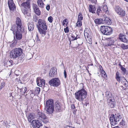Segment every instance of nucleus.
Instances as JSON below:
<instances>
[{
  "instance_id": "obj_1",
  "label": "nucleus",
  "mask_w": 128,
  "mask_h": 128,
  "mask_svg": "<svg viewBox=\"0 0 128 128\" xmlns=\"http://www.w3.org/2000/svg\"><path fill=\"white\" fill-rule=\"evenodd\" d=\"M37 26L40 34L45 35L46 34V30L47 29L45 21L42 19H39Z\"/></svg>"
},
{
  "instance_id": "obj_2",
  "label": "nucleus",
  "mask_w": 128,
  "mask_h": 128,
  "mask_svg": "<svg viewBox=\"0 0 128 128\" xmlns=\"http://www.w3.org/2000/svg\"><path fill=\"white\" fill-rule=\"evenodd\" d=\"M23 50L21 48H16L13 49L10 52V56L12 58L16 59L22 56H23Z\"/></svg>"
},
{
  "instance_id": "obj_3",
  "label": "nucleus",
  "mask_w": 128,
  "mask_h": 128,
  "mask_svg": "<svg viewBox=\"0 0 128 128\" xmlns=\"http://www.w3.org/2000/svg\"><path fill=\"white\" fill-rule=\"evenodd\" d=\"M87 95L86 91L84 89H82L75 93V98L79 101H82L86 98Z\"/></svg>"
},
{
  "instance_id": "obj_4",
  "label": "nucleus",
  "mask_w": 128,
  "mask_h": 128,
  "mask_svg": "<svg viewBox=\"0 0 128 128\" xmlns=\"http://www.w3.org/2000/svg\"><path fill=\"white\" fill-rule=\"evenodd\" d=\"M45 108L47 114H52L54 110V104L52 99L48 100L46 102Z\"/></svg>"
},
{
  "instance_id": "obj_5",
  "label": "nucleus",
  "mask_w": 128,
  "mask_h": 128,
  "mask_svg": "<svg viewBox=\"0 0 128 128\" xmlns=\"http://www.w3.org/2000/svg\"><path fill=\"white\" fill-rule=\"evenodd\" d=\"M11 30L13 31V33L14 35L15 34V36L17 40H21L22 38V34L24 32V29H16L15 26L13 25L12 27Z\"/></svg>"
},
{
  "instance_id": "obj_6",
  "label": "nucleus",
  "mask_w": 128,
  "mask_h": 128,
  "mask_svg": "<svg viewBox=\"0 0 128 128\" xmlns=\"http://www.w3.org/2000/svg\"><path fill=\"white\" fill-rule=\"evenodd\" d=\"M121 116L120 114L111 115L110 119L111 125L114 126L118 124L121 120Z\"/></svg>"
},
{
  "instance_id": "obj_7",
  "label": "nucleus",
  "mask_w": 128,
  "mask_h": 128,
  "mask_svg": "<svg viewBox=\"0 0 128 128\" xmlns=\"http://www.w3.org/2000/svg\"><path fill=\"white\" fill-rule=\"evenodd\" d=\"M36 117L38 120L41 121L45 124H46L48 122V117L42 112H38L36 114Z\"/></svg>"
},
{
  "instance_id": "obj_8",
  "label": "nucleus",
  "mask_w": 128,
  "mask_h": 128,
  "mask_svg": "<svg viewBox=\"0 0 128 128\" xmlns=\"http://www.w3.org/2000/svg\"><path fill=\"white\" fill-rule=\"evenodd\" d=\"M100 30L103 34L106 35L110 34L112 31L111 27L104 26H101Z\"/></svg>"
},
{
  "instance_id": "obj_9",
  "label": "nucleus",
  "mask_w": 128,
  "mask_h": 128,
  "mask_svg": "<svg viewBox=\"0 0 128 128\" xmlns=\"http://www.w3.org/2000/svg\"><path fill=\"white\" fill-rule=\"evenodd\" d=\"M114 10L119 16L121 17L124 16L126 15V12L120 7L116 6L114 8Z\"/></svg>"
},
{
  "instance_id": "obj_10",
  "label": "nucleus",
  "mask_w": 128,
  "mask_h": 128,
  "mask_svg": "<svg viewBox=\"0 0 128 128\" xmlns=\"http://www.w3.org/2000/svg\"><path fill=\"white\" fill-rule=\"evenodd\" d=\"M49 83L51 86L57 87L60 84V82L58 78H55L51 80Z\"/></svg>"
},
{
  "instance_id": "obj_11",
  "label": "nucleus",
  "mask_w": 128,
  "mask_h": 128,
  "mask_svg": "<svg viewBox=\"0 0 128 128\" xmlns=\"http://www.w3.org/2000/svg\"><path fill=\"white\" fill-rule=\"evenodd\" d=\"M107 104L111 108H114L116 105V102L114 97L111 98H106Z\"/></svg>"
},
{
  "instance_id": "obj_12",
  "label": "nucleus",
  "mask_w": 128,
  "mask_h": 128,
  "mask_svg": "<svg viewBox=\"0 0 128 128\" xmlns=\"http://www.w3.org/2000/svg\"><path fill=\"white\" fill-rule=\"evenodd\" d=\"M118 38L122 42L126 43H128V37L122 34H120Z\"/></svg>"
},
{
  "instance_id": "obj_13",
  "label": "nucleus",
  "mask_w": 128,
  "mask_h": 128,
  "mask_svg": "<svg viewBox=\"0 0 128 128\" xmlns=\"http://www.w3.org/2000/svg\"><path fill=\"white\" fill-rule=\"evenodd\" d=\"M32 124L33 127L34 128H39L41 126H42V124L38 120H36L32 121Z\"/></svg>"
},
{
  "instance_id": "obj_14",
  "label": "nucleus",
  "mask_w": 128,
  "mask_h": 128,
  "mask_svg": "<svg viewBox=\"0 0 128 128\" xmlns=\"http://www.w3.org/2000/svg\"><path fill=\"white\" fill-rule=\"evenodd\" d=\"M16 26H15L16 29H24L22 25L21 20L19 17H18L16 18Z\"/></svg>"
},
{
  "instance_id": "obj_15",
  "label": "nucleus",
  "mask_w": 128,
  "mask_h": 128,
  "mask_svg": "<svg viewBox=\"0 0 128 128\" xmlns=\"http://www.w3.org/2000/svg\"><path fill=\"white\" fill-rule=\"evenodd\" d=\"M8 4L9 9L10 10H13L15 8V5L12 0H9L8 2Z\"/></svg>"
},
{
  "instance_id": "obj_16",
  "label": "nucleus",
  "mask_w": 128,
  "mask_h": 128,
  "mask_svg": "<svg viewBox=\"0 0 128 128\" xmlns=\"http://www.w3.org/2000/svg\"><path fill=\"white\" fill-rule=\"evenodd\" d=\"M40 88L39 87L36 88L34 90L32 91L31 94H30V96H32V95L33 94V96H34L40 93Z\"/></svg>"
},
{
  "instance_id": "obj_17",
  "label": "nucleus",
  "mask_w": 128,
  "mask_h": 128,
  "mask_svg": "<svg viewBox=\"0 0 128 128\" xmlns=\"http://www.w3.org/2000/svg\"><path fill=\"white\" fill-rule=\"evenodd\" d=\"M108 44L106 45V46H112L114 45V38H108Z\"/></svg>"
},
{
  "instance_id": "obj_18",
  "label": "nucleus",
  "mask_w": 128,
  "mask_h": 128,
  "mask_svg": "<svg viewBox=\"0 0 128 128\" xmlns=\"http://www.w3.org/2000/svg\"><path fill=\"white\" fill-rule=\"evenodd\" d=\"M22 8H29L30 7V2L29 0L23 2L21 4Z\"/></svg>"
},
{
  "instance_id": "obj_19",
  "label": "nucleus",
  "mask_w": 128,
  "mask_h": 128,
  "mask_svg": "<svg viewBox=\"0 0 128 128\" xmlns=\"http://www.w3.org/2000/svg\"><path fill=\"white\" fill-rule=\"evenodd\" d=\"M56 73V71L55 70L54 68H52L49 73V75L50 77H53L55 76Z\"/></svg>"
},
{
  "instance_id": "obj_20",
  "label": "nucleus",
  "mask_w": 128,
  "mask_h": 128,
  "mask_svg": "<svg viewBox=\"0 0 128 128\" xmlns=\"http://www.w3.org/2000/svg\"><path fill=\"white\" fill-rule=\"evenodd\" d=\"M103 12L102 10V7L100 6L97 8L96 13L98 16H101L102 15H103Z\"/></svg>"
},
{
  "instance_id": "obj_21",
  "label": "nucleus",
  "mask_w": 128,
  "mask_h": 128,
  "mask_svg": "<svg viewBox=\"0 0 128 128\" xmlns=\"http://www.w3.org/2000/svg\"><path fill=\"white\" fill-rule=\"evenodd\" d=\"M35 13L38 16H40V11L36 5H34L33 7Z\"/></svg>"
},
{
  "instance_id": "obj_22",
  "label": "nucleus",
  "mask_w": 128,
  "mask_h": 128,
  "mask_svg": "<svg viewBox=\"0 0 128 128\" xmlns=\"http://www.w3.org/2000/svg\"><path fill=\"white\" fill-rule=\"evenodd\" d=\"M89 8L90 12L92 13H95L96 8L94 6L92 5H90Z\"/></svg>"
},
{
  "instance_id": "obj_23",
  "label": "nucleus",
  "mask_w": 128,
  "mask_h": 128,
  "mask_svg": "<svg viewBox=\"0 0 128 128\" xmlns=\"http://www.w3.org/2000/svg\"><path fill=\"white\" fill-rule=\"evenodd\" d=\"M28 30L29 31H31L33 30L34 28V25L33 23H28Z\"/></svg>"
},
{
  "instance_id": "obj_24",
  "label": "nucleus",
  "mask_w": 128,
  "mask_h": 128,
  "mask_svg": "<svg viewBox=\"0 0 128 128\" xmlns=\"http://www.w3.org/2000/svg\"><path fill=\"white\" fill-rule=\"evenodd\" d=\"M105 95L107 98H110L114 97L113 96H112V93L108 91H107L106 92Z\"/></svg>"
},
{
  "instance_id": "obj_25",
  "label": "nucleus",
  "mask_w": 128,
  "mask_h": 128,
  "mask_svg": "<svg viewBox=\"0 0 128 128\" xmlns=\"http://www.w3.org/2000/svg\"><path fill=\"white\" fill-rule=\"evenodd\" d=\"M37 3L38 6L41 8H43L44 5L43 1L42 0H38Z\"/></svg>"
},
{
  "instance_id": "obj_26",
  "label": "nucleus",
  "mask_w": 128,
  "mask_h": 128,
  "mask_svg": "<svg viewBox=\"0 0 128 128\" xmlns=\"http://www.w3.org/2000/svg\"><path fill=\"white\" fill-rule=\"evenodd\" d=\"M122 80L121 83L123 84L126 86H127V85H126L128 84V82L124 77L122 78Z\"/></svg>"
},
{
  "instance_id": "obj_27",
  "label": "nucleus",
  "mask_w": 128,
  "mask_h": 128,
  "mask_svg": "<svg viewBox=\"0 0 128 128\" xmlns=\"http://www.w3.org/2000/svg\"><path fill=\"white\" fill-rule=\"evenodd\" d=\"M120 73L117 72L116 74V80L119 82L121 81L120 77L119 76Z\"/></svg>"
},
{
  "instance_id": "obj_28",
  "label": "nucleus",
  "mask_w": 128,
  "mask_h": 128,
  "mask_svg": "<svg viewBox=\"0 0 128 128\" xmlns=\"http://www.w3.org/2000/svg\"><path fill=\"white\" fill-rule=\"evenodd\" d=\"M102 18H96L94 20V22L96 24H102Z\"/></svg>"
},
{
  "instance_id": "obj_29",
  "label": "nucleus",
  "mask_w": 128,
  "mask_h": 128,
  "mask_svg": "<svg viewBox=\"0 0 128 128\" xmlns=\"http://www.w3.org/2000/svg\"><path fill=\"white\" fill-rule=\"evenodd\" d=\"M29 8H22V12L26 16H28V10Z\"/></svg>"
},
{
  "instance_id": "obj_30",
  "label": "nucleus",
  "mask_w": 128,
  "mask_h": 128,
  "mask_svg": "<svg viewBox=\"0 0 128 128\" xmlns=\"http://www.w3.org/2000/svg\"><path fill=\"white\" fill-rule=\"evenodd\" d=\"M34 118V116L33 114H29L28 116V121L30 122L33 118Z\"/></svg>"
},
{
  "instance_id": "obj_31",
  "label": "nucleus",
  "mask_w": 128,
  "mask_h": 128,
  "mask_svg": "<svg viewBox=\"0 0 128 128\" xmlns=\"http://www.w3.org/2000/svg\"><path fill=\"white\" fill-rule=\"evenodd\" d=\"M102 8V10L103 12H108V8L106 5H104Z\"/></svg>"
},
{
  "instance_id": "obj_32",
  "label": "nucleus",
  "mask_w": 128,
  "mask_h": 128,
  "mask_svg": "<svg viewBox=\"0 0 128 128\" xmlns=\"http://www.w3.org/2000/svg\"><path fill=\"white\" fill-rule=\"evenodd\" d=\"M78 17V21H81L83 19L82 15L81 12H80L79 13Z\"/></svg>"
},
{
  "instance_id": "obj_33",
  "label": "nucleus",
  "mask_w": 128,
  "mask_h": 128,
  "mask_svg": "<svg viewBox=\"0 0 128 128\" xmlns=\"http://www.w3.org/2000/svg\"><path fill=\"white\" fill-rule=\"evenodd\" d=\"M119 46H121V48L124 50L128 49V45L125 46L124 44H119Z\"/></svg>"
},
{
  "instance_id": "obj_34",
  "label": "nucleus",
  "mask_w": 128,
  "mask_h": 128,
  "mask_svg": "<svg viewBox=\"0 0 128 128\" xmlns=\"http://www.w3.org/2000/svg\"><path fill=\"white\" fill-rule=\"evenodd\" d=\"M55 109L57 112H60L61 111V108L60 105L58 104L56 105L55 108Z\"/></svg>"
},
{
  "instance_id": "obj_35",
  "label": "nucleus",
  "mask_w": 128,
  "mask_h": 128,
  "mask_svg": "<svg viewBox=\"0 0 128 128\" xmlns=\"http://www.w3.org/2000/svg\"><path fill=\"white\" fill-rule=\"evenodd\" d=\"M106 24H107L109 25L111 24V20L108 18L106 17Z\"/></svg>"
},
{
  "instance_id": "obj_36",
  "label": "nucleus",
  "mask_w": 128,
  "mask_h": 128,
  "mask_svg": "<svg viewBox=\"0 0 128 128\" xmlns=\"http://www.w3.org/2000/svg\"><path fill=\"white\" fill-rule=\"evenodd\" d=\"M82 25V24L81 21H78V20L76 24V26L78 27H80Z\"/></svg>"
},
{
  "instance_id": "obj_37",
  "label": "nucleus",
  "mask_w": 128,
  "mask_h": 128,
  "mask_svg": "<svg viewBox=\"0 0 128 128\" xmlns=\"http://www.w3.org/2000/svg\"><path fill=\"white\" fill-rule=\"evenodd\" d=\"M84 34L86 39V40L87 41L88 39L89 34L87 32H84Z\"/></svg>"
},
{
  "instance_id": "obj_38",
  "label": "nucleus",
  "mask_w": 128,
  "mask_h": 128,
  "mask_svg": "<svg viewBox=\"0 0 128 128\" xmlns=\"http://www.w3.org/2000/svg\"><path fill=\"white\" fill-rule=\"evenodd\" d=\"M12 62V60L7 61L6 62V65H7V67L8 66H10L11 65Z\"/></svg>"
},
{
  "instance_id": "obj_39",
  "label": "nucleus",
  "mask_w": 128,
  "mask_h": 128,
  "mask_svg": "<svg viewBox=\"0 0 128 128\" xmlns=\"http://www.w3.org/2000/svg\"><path fill=\"white\" fill-rule=\"evenodd\" d=\"M120 68L122 71L123 72L124 74L126 71V68H124L122 65H120Z\"/></svg>"
},
{
  "instance_id": "obj_40",
  "label": "nucleus",
  "mask_w": 128,
  "mask_h": 128,
  "mask_svg": "<svg viewBox=\"0 0 128 128\" xmlns=\"http://www.w3.org/2000/svg\"><path fill=\"white\" fill-rule=\"evenodd\" d=\"M76 36V33L72 34L71 35V37L72 38H74V40H76L77 38L76 37H75V36Z\"/></svg>"
},
{
  "instance_id": "obj_41",
  "label": "nucleus",
  "mask_w": 128,
  "mask_h": 128,
  "mask_svg": "<svg viewBox=\"0 0 128 128\" xmlns=\"http://www.w3.org/2000/svg\"><path fill=\"white\" fill-rule=\"evenodd\" d=\"M102 24H106V17L105 18H102Z\"/></svg>"
},
{
  "instance_id": "obj_42",
  "label": "nucleus",
  "mask_w": 128,
  "mask_h": 128,
  "mask_svg": "<svg viewBox=\"0 0 128 128\" xmlns=\"http://www.w3.org/2000/svg\"><path fill=\"white\" fill-rule=\"evenodd\" d=\"M40 82H41V84H42V85L44 86L45 85V81L44 80L42 79L40 80Z\"/></svg>"
},
{
  "instance_id": "obj_43",
  "label": "nucleus",
  "mask_w": 128,
  "mask_h": 128,
  "mask_svg": "<svg viewBox=\"0 0 128 128\" xmlns=\"http://www.w3.org/2000/svg\"><path fill=\"white\" fill-rule=\"evenodd\" d=\"M48 20L49 22L50 23H51L52 22L53 18L51 16L49 17L48 18Z\"/></svg>"
},
{
  "instance_id": "obj_44",
  "label": "nucleus",
  "mask_w": 128,
  "mask_h": 128,
  "mask_svg": "<svg viewBox=\"0 0 128 128\" xmlns=\"http://www.w3.org/2000/svg\"><path fill=\"white\" fill-rule=\"evenodd\" d=\"M38 17L36 16L33 17V20L35 22H37L38 20Z\"/></svg>"
},
{
  "instance_id": "obj_45",
  "label": "nucleus",
  "mask_w": 128,
  "mask_h": 128,
  "mask_svg": "<svg viewBox=\"0 0 128 128\" xmlns=\"http://www.w3.org/2000/svg\"><path fill=\"white\" fill-rule=\"evenodd\" d=\"M1 85L0 86V90L2 89L4 86V82H2L0 84Z\"/></svg>"
},
{
  "instance_id": "obj_46",
  "label": "nucleus",
  "mask_w": 128,
  "mask_h": 128,
  "mask_svg": "<svg viewBox=\"0 0 128 128\" xmlns=\"http://www.w3.org/2000/svg\"><path fill=\"white\" fill-rule=\"evenodd\" d=\"M36 82L37 83V84L38 86H42V84H41V82H39V80H36Z\"/></svg>"
},
{
  "instance_id": "obj_47",
  "label": "nucleus",
  "mask_w": 128,
  "mask_h": 128,
  "mask_svg": "<svg viewBox=\"0 0 128 128\" xmlns=\"http://www.w3.org/2000/svg\"><path fill=\"white\" fill-rule=\"evenodd\" d=\"M64 31L65 33H68L69 32V29L68 27L64 29Z\"/></svg>"
},
{
  "instance_id": "obj_48",
  "label": "nucleus",
  "mask_w": 128,
  "mask_h": 128,
  "mask_svg": "<svg viewBox=\"0 0 128 128\" xmlns=\"http://www.w3.org/2000/svg\"><path fill=\"white\" fill-rule=\"evenodd\" d=\"M99 72L100 73L102 74V76H103V74H104V72L105 71L103 70H99Z\"/></svg>"
},
{
  "instance_id": "obj_49",
  "label": "nucleus",
  "mask_w": 128,
  "mask_h": 128,
  "mask_svg": "<svg viewBox=\"0 0 128 128\" xmlns=\"http://www.w3.org/2000/svg\"><path fill=\"white\" fill-rule=\"evenodd\" d=\"M125 122L124 121H123V120H122V121L121 122H120V124L121 125H124L125 124Z\"/></svg>"
},
{
  "instance_id": "obj_50",
  "label": "nucleus",
  "mask_w": 128,
  "mask_h": 128,
  "mask_svg": "<svg viewBox=\"0 0 128 128\" xmlns=\"http://www.w3.org/2000/svg\"><path fill=\"white\" fill-rule=\"evenodd\" d=\"M13 96H11L10 97H9V99L11 101L13 100Z\"/></svg>"
},
{
  "instance_id": "obj_51",
  "label": "nucleus",
  "mask_w": 128,
  "mask_h": 128,
  "mask_svg": "<svg viewBox=\"0 0 128 128\" xmlns=\"http://www.w3.org/2000/svg\"><path fill=\"white\" fill-rule=\"evenodd\" d=\"M77 111V110L75 108L73 110V112L74 114H76V112Z\"/></svg>"
},
{
  "instance_id": "obj_52",
  "label": "nucleus",
  "mask_w": 128,
  "mask_h": 128,
  "mask_svg": "<svg viewBox=\"0 0 128 128\" xmlns=\"http://www.w3.org/2000/svg\"><path fill=\"white\" fill-rule=\"evenodd\" d=\"M64 77L65 78H66V72L65 70H64Z\"/></svg>"
},
{
  "instance_id": "obj_53",
  "label": "nucleus",
  "mask_w": 128,
  "mask_h": 128,
  "mask_svg": "<svg viewBox=\"0 0 128 128\" xmlns=\"http://www.w3.org/2000/svg\"><path fill=\"white\" fill-rule=\"evenodd\" d=\"M71 108L73 110L75 109V107L74 105V104H72L71 106Z\"/></svg>"
},
{
  "instance_id": "obj_54",
  "label": "nucleus",
  "mask_w": 128,
  "mask_h": 128,
  "mask_svg": "<svg viewBox=\"0 0 128 128\" xmlns=\"http://www.w3.org/2000/svg\"><path fill=\"white\" fill-rule=\"evenodd\" d=\"M46 10H48L50 9V6L49 5H48L46 6Z\"/></svg>"
},
{
  "instance_id": "obj_55",
  "label": "nucleus",
  "mask_w": 128,
  "mask_h": 128,
  "mask_svg": "<svg viewBox=\"0 0 128 128\" xmlns=\"http://www.w3.org/2000/svg\"><path fill=\"white\" fill-rule=\"evenodd\" d=\"M73 128L74 127H73L72 126H66L65 127V128Z\"/></svg>"
},
{
  "instance_id": "obj_56",
  "label": "nucleus",
  "mask_w": 128,
  "mask_h": 128,
  "mask_svg": "<svg viewBox=\"0 0 128 128\" xmlns=\"http://www.w3.org/2000/svg\"><path fill=\"white\" fill-rule=\"evenodd\" d=\"M99 68L100 70H103V68H102V66L101 65H100L99 66Z\"/></svg>"
},
{
  "instance_id": "obj_57",
  "label": "nucleus",
  "mask_w": 128,
  "mask_h": 128,
  "mask_svg": "<svg viewBox=\"0 0 128 128\" xmlns=\"http://www.w3.org/2000/svg\"><path fill=\"white\" fill-rule=\"evenodd\" d=\"M88 40V41H89V42H88V41H87L90 44H91L92 43V42L91 40L90 39V40L89 39Z\"/></svg>"
},
{
  "instance_id": "obj_58",
  "label": "nucleus",
  "mask_w": 128,
  "mask_h": 128,
  "mask_svg": "<svg viewBox=\"0 0 128 128\" xmlns=\"http://www.w3.org/2000/svg\"><path fill=\"white\" fill-rule=\"evenodd\" d=\"M103 76L104 77H105L106 76H107V75L106 74V73L105 72H104V74H103Z\"/></svg>"
},
{
  "instance_id": "obj_59",
  "label": "nucleus",
  "mask_w": 128,
  "mask_h": 128,
  "mask_svg": "<svg viewBox=\"0 0 128 128\" xmlns=\"http://www.w3.org/2000/svg\"><path fill=\"white\" fill-rule=\"evenodd\" d=\"M120 87L121 88H122L123 90H125L126 89V88H124L123 86H120Z\"/></svg>"
},
{
  "instance_id": "obj_60",
  "label": "nucleus",
  "mask_w": 128,
  "mask_h": 128,
  "mask_svg": "<svg viewBox=\"0 0 128 128\" xmlns=\"http://www.w3.org/2000/svg\"><path fill=\"white\" fill-rule=\"evenodd\" d=\"M26 90H27V88H26L25 87L24 88V93H25V92H26Z\"/></svg>"
},
{
  "instance_id": "obj_61",
  "label": "nucleus",
  "mask_w": 128,
  "mask_h": 128,
  "mask_svg": "<svg viewBox=\"0 0 128 128\" xmlns=\"http://www.w3.org/2000/svg\"><path fill=\"white\" fill-rule=\"evenodd\" d=\"M6 62H6V61H4V66H5L7 65H6Z\"/></svg>"
},
{
  "instance_id": "obj_62",
  "label": "nucleus",
  "mask_w": 128,
  "mask_h": 128,
  "mask_svg": "<svg viewBox=\"0 0 128 128\" xmlns=\"http://www.w3.org/2000/svg\"><path fill=\"white\" fill-rule=\"evenodd\" d=\"M67 20L66 19H65L64 20L63 22H67Z\"/></svg>"
},
{
  "instance_id": "obj_63",
  "label": "nucleus",
  "mask_w": 128,
  "mask_h": 128,
  "mask_svg": "<svg viewBox=\"0 0 128 128\" xmlns=\"http://www.w3.org/2000/svg\"><path fill=\"white\" fill-rule=\"evenodd\" d=\"M112 128H121L119 126H116L114 127H113Z\"/></svg>"
},
{
  "instance_id": "obj_64",
  "label": "nucleus",
  "mask_w": 128,
  "mask_h": 128,
  "mask_svg": "<svg viewBox=\"0 0 128 128\" xmlns=\"http://www.w3.org/2000/svg\"><path fill=\"white\" fill-rule=\"evenodd\" d=\"M8 95L9 96V97H10L11 96H12V94L11 93H9Z\"/></svg>"
}]
</instances>
